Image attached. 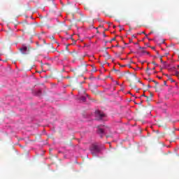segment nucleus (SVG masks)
<instances>
[{
  "label": "nucleus",
  "mask_w": 179,
  "mask_h": 179,
  "mask_svg": "<svg viewBox=\"0 0 179 179\" xmlns=\"http://www.w3.org/2000/svg\"><path fill=\"white\" fill-rule=\"evenodd\" d=\"M143 96H144V97H145V96H146V95L143 94Z\"/></svg>",
  "instance_id": "e433bc0d"
},
{
  "label": "nucleus",
  "mask_w": 179,
  "mask_h": 179,
  "mask_svg": "<svg viewBox=\"0 0 179 179\" xmlns=\"http://www.w3.org/2000/svg\"><path fill=\"white\" fill-rule=\"evenodd\" d=\"M132 37H134L135 38L136 36H135V35H133Z\"/></svg>",
  "instance_id": "412c9836"
},
{
  "label": "nucleus",
  "mask_w": 179,
  "mask_h": 179,
  "mask_svg": "<svg viewBox=\"0 0 179 179\" xmlns=\"http://www.w3.org/2000/svg\"><path fill=\"white\" fill-rule=\"evenodd\" d=\"M145 97H146V101H148V103H149V101H152V96H145Z\"/></svg>",
  "instance_id": "423d86ee"
},
{
  "label": "nucleus",
  "mask_w": 179,
  "mask_h": 179,
  "mask_svg": "<svg viewBox=\"0 0 179 179\" xmlns=\"http://www.w3.org/2000/svg\"><path fill=\"white\" fill-rule=\"evenodd\" d=\"M116 84H117V85H118V83H117V82H116Z\"/></svg>",
  "instance_id": "f704fd0d"
},
{
  "label": "nucleus",
  "mask_w": 179,
  "mask_h": 179,
  "mask_svg": "<svg viewBox=\"0 0 179 179\" xmlns=\"http://www.w3.org/2000/svg\"><path fill=\"white\" fill-rule=\"evenodd\" d=\"M152 65H155L156 66H157V64H156V62H152Z\"/></svg>",
  "instance_id": "f8f14e48"
},
{
  "label": "nucleus",
  "mask_w": 179,
  "mask_h": 179,
  "mask_svg": "<svg viewBox=\"0 0 179 179\" xmlns=\"http://www.w3.org/2000/svg\"><path fill=\"white\" fill-rule=\"evenodd\" d=\"M112 41H115V38H112L111 41H110V43H111Z\"/></svg>",
  "instance_id": "4468645a"
},
{
  "label": "nucleus",
  "mask_w": 179,
  "mask_h": 179,
  "mask_svg": "<svg viewBox=\"0 0 179 179\" xmlns=\"http://www.w3.org/2000/svg\"><path fill=\"white\" fill-rule=\"evenodd\" d=\"M160 62H161L162 64H166V62H163V57H161V58H160Z\"/></svg>",
  "instance_id": "9d476101"
},
{
  "label": "nucleus",
  "mask_w": 179,
  "mask_h": 179,
  "mask_svg": "<svg viewBox=\"0 0 179 179\" xmlns=\"http://www.w3.org/2000/svg\"><path fill=\"white\" fill-rule=\"evenodd\" d=\"M148 86L149 87H150V85H148Z\"/></svg>",
  "instance_id": "2f4dec72"
},
{
  "label": "nucleus",
  "mask_w": 179,
  "mask_h": 179,
  "mask_svg": "<svg viewBox=\"0 0 179 179\" xmlns=\"http://www.w3.org/2000/svg\"><path fill=\"white\" fill-rule=\"evenodd\" d=\"M150 69H149V68H147V71H149Z\"/></svg>",
  "instance_id": "393cba45"
},
{
  "label": "nucleus",
  "mask_w": 179,
  "mask_h": 179,
  "mask_svg": "<svg viewBox=\"0 0 179 179\" xmlns=\"http://www.w3.org/2000/svg\"><path fill=\"white\" fill-rule=\"evenodd\" d=\"M176 76H178V73H176Z\"/></svg>",
  "instance_id": "a878e982"
},
{
  "label": "nucleus",
  "mask_w": 179,
  "mask_h": 179,
  "mask_svg": "<svg viewBox=\"0 0 179 179\" xmlns=\"http://www.w3.org/2000/svg\"><path fill=\"white\" fill-rule=\"evenodd\" d=\"M96 116L97 117L98 120H103V118L106 117V115L100 112V110H98V111H96Z\"/></svg>",
  "instance_id": "7ed1b4c3"
},
{
  "label": "nucleus",
  "mask_w": 179,
  "mask_h": 179,
  "mask_svg": "<svg viewBox=\"0 0 179 179\" xmlns=\"http://www.w3.org/2000/svg\"><path fill=\"white\" fill-rule=\"evenodd\" d=\"M151 96H152V97H153V95H152V94H150V97H151Z\"/></svg>",
  "instance_id": "bb28decb"
},
{
  "label": "nucleus",
  "mask_w": 179,
  "mask_h": 179,
  "mask_svg": "<svg viewBox=\"0 0 179 179\" xmlns=\"http://www.w3.org/2000/svg\"><path fill=\"white\" fill-rule=\"evenodd\" d=\"M150 82H153V80H150Z\"/></svg>",
  "instance_id": "c756f323"
},
{
  "label": "nucleus",
  "mask_w": 179,
  "mask_h": 179,
  "mask_svg": "<svg viewBox=\"0 0 179 179\" xmlns=\"http://www.w3.org/2000/svg\"><path fill=\"white\" fill-rule=\"evenodd\" d=\"M86 72H87V66L86 64H83L74 70V73L77 76H83V74L86 73Z\"/></svg>",
  "instance_id": "f257e3e1"
},
{
  "label": "nucleus",
  "mask_w": 179,
  "mask_h": 179,
  "mask_svg": "<svg viewBox=\"0 0 179 179\" xmlns=\"http://www.w3.org/2000/svg\"><path fill=\"white\" fill-rule=\"evenodd\" d=\"M97 129H98L97 134H99V135H101V138H103V135L104 134L105 129L101 128L100 126H98Z\"/></svg>",
  "instance_id": "39448f33"
},
{
  "label": "nucleus",
  "mask_w": 179,
  "mask_h": 179,
  "mask_svg": "<svg viewBox=\"0 0 179 179\" xmlns=\"http://www.w3.org/2000/svg\"><path fill=\"white\" fill-rule=\"evenodd\" d=\"M106 55H108V52H106Z\"/></svg>",
  "instance_id": "5701e85b"
},
{
  "label": "nucleus",
  "mask_w": 179,
  "mask_h": 179,
  "mask_svg": "<svg viewBox=\"0 0 179 179\" xmlns=\"http://www.w3.org/2000/svg\"><path fill=\"white\" fill-rule=\"evenodd\" d=\"M152 50H155V47L152 48Z\"/></svg>",
  "instance_id": "c85d7f7f"
},
{
  "label": "nucleus",
  "mask_w": 179,
  "mask_h": 179,
  "mask_svg": "<svg viewBox=\"0 0 179 179\" xmlns=\"http://www.w3.org/2000/svg\"><path fill=\"white\" fill-rule=\"evenodd\" d=\"M130 87H131V89H136V85H135L134 83H131Z\"/></svg>",
  "instance_id": "6e6552de"
},
{
  "label": "nucleus",
  "mask_w": 179,
  "mask_h": 179,
  "mask_svg": "<svg viewBox=\"0 0 179 179\" xmlns=\"http://www.w3.org/2000/svg\"><path fill=\"white\" fill-rule=\"evenodd\" d=\"M91 153L94 155L95 153H99L100 152V148L97 145L93 144L91 147Z\"/></svg>",
  "instance_id": "f03ea898"
},
{
  "label": "nucleus",
  "mask_w": 179,
  "mask_h": 179,
  "mask_svg": "<svg viewBox=\"0 0 179 179\" xmlns=\"http://www.w3.org/2000/svg\"><path fill=\"white\" fill-rule=\"evenodd\" d=\"M164 85H167V83L166 81L164 82Z\"/></svg>",
  "instance_id": "6ab92c4d"
},
{
  "label": "nucleus",
  "mask_w": 179,
  "mask_h": 179,
  "mask_svg": "<svg viewBox=\"0 0 179 179\" xmlns=\"http://www.w3.org/2000/svg\"><path fill=\"white\" fill-rule=\"evenodd\" d=\"M66 50L68 51V46L66 47Z\"/></svg>",
  "instance_id": "4be33fe9"
},
{
  "label": "nucleus",
  "mask_w": 179,
  "mask_h": 179,
  "mask_svg": "<svg viewBox=\"0 0 179 179\" xmlns=\"http://www.w3.org/2000/svg\"><path fill=\"white\" fill-rule=\"evenodd\" d=\"M85 9H89V8H88V7H87V8H85Z\"/></svg>",
  "instance_id": "cd10ccee"
},
{
  "label": "nucleus",
  "mask_w": 179,
  "mask_h": 179,
  "mask_svg": "<svg viewBox=\"0 0 179 179\" xmlns=\"http://www.w3.org/2000/svg\"><path fill=\"white\" fill-rule=\"evenodd\" d=\"M50 40H55V38L54 37V36H51L50 37Z\"/></svg>",
  "instance_id": "9b49d317"
},
{
  "label": "nucleus",
  "mask_w": 179,
  "mask_h": 179,
  "mask_svg": "<svg viewBox=\"0 0 179 179\" xmlns=\"http://www.w3.org/2000/svg\"><path fill=\"white\" fill-rule=\"evenodd\" d=\"M71 54H75V52H72Z\"/></svg>",
  "instance_id": "c9c22d12"
},
{
  "label": "nucleus",
  "mask_w": 179,
  "mask_h": 179,
  "mask_svg": "<svg viewBox=\"0 0 179 179\" xmlns=\"http://www.w3.org/2000/svg\"><path fill=\"white\" fill-rule=\"evenodd\" d=\"M166 55H169V53H166Z\"/></svg>",
  "instance_id": "473e14b6"
},
{
  "label": "nucleus",
  "mask_w": 179,
  "mask_h": 179,
  "mask_svg": "<svg viewBox=\"0 0 179 179\" xmlns=\"http://www.w3.org/2000/svg\"><path fill=\"white\" fill-rule=\"evenodd\" d=\"M152 34V32H150V34Z\"/></svg>",
  "instance_id": "72a5a7b5"
},
{
  "label": "nucleus",
  "mask_w": 179,
  "mask_h": 179,
  "mask_svg": "<svg viewBox=\"0 0 179 179\" xmlns=\"http://www.w3.org/2000/svg\"><path fill=\"white\" fill-rule=\"evenodd\" d=\"M169 80H171V82H174V80L173 79H171V78H169Z\"/></svg>",
  "instance_id": "dca6fc26"
},
{
  "label": "nucleus",
  "mask_w": 179,
  "mask_h": 179,
  "mask_svg": "<svg viewBox=\"0 0 179 179\" xmlns=\"http://www.w3.org/2000/svg\"><path fill=\"white\" fill-rule=\"evenodd\" d=\"M164 75H165V76H166L168 78H170V77L169 76V74H164Z\"/></svg>",
  "instance_id": "f3484780"
},
{
  "label": "nucleus",
  "mask_w": 179,
  "mask_h": 179,
  "mask_svg": "<svg viewBox=\"0 0 179 179\" xmlns=\"http://www.w3.org/2000/svg\"><path fill=\"white\" fill-rule=\"evenodd\" d=\"M96 33H99V31H97Z\"/></svg>",
  "instance_id": "4c0bfd02"
},
{
  "label": "nucleus",
  "mask_w": 179,
  "mask_h": 179,
  "mask_svg": "<svg viewBox=\"0 0 179 179\" xmlns=\"http://www.w3.org/2000/svg\"><path fill=\"white\" fill-rule=\"evenodd\" d=\"M139 48H140V50H141V54H145V53H146V50H145V49H143V48L140 47Z\"/></svg>",
  "instance_id": "0eeeda50"
},
{
  "label": "nucleus",
  "mask_w": 179,
  "mask_h": 179,
  "mask_svg": "<svg viewBox=\"0 0 179 179\" xmlns=\"http://www.w3.org/2000/svg\"><path fill=\"white\" fill-rule=\"evenodd\" d=\"M20 52L22 54H27V51H29V48L26 45H23L21 48H20Z\"/></svg>",
  "instance_id": "20e7f679"
},
{
  "label": "nucleus",
  "mask_w": 179,
  "mask_h": 179,
  "mask_svg": "<svg viewBox=\"0 0 179 179\" xmlns=\"http://www.w3.org/2000/svg\"><path fill=\"white\" fill-rule=\"evenodd\" d=\"M103 37H107L105 33H103Z\"/></svg>",
  "instance_id": "a211bd4d"
},
{
  "label": "nucleus",
  "mask_w": 179,
  "mask_h": 179,
  "mask_svg": "<svg viewBox=\"0 0 179 179\" xmlns=\"http://www.w3.org/2000/svg\"><path fill=\"white\" fill-rule=\"evenodd\" d=\"M80 100L81 101H86V97L85 96H80Z\"/></svg>",
  "instance_id": "1a4fd4ad"
},
{
  "label": "nucleus",
  "mask_w": 179,
  "mask_h": 179,
  "mask_svg": "<svg viewBox=\"0 0 179 179\" xmlns=\"http://www.w3.org/2000/svg\"><path fill=\"white\" fill-rule=\"evenodd\" d=\"M155 69H156V67L152 68V71H155Z\"/></svg>",
  "instance_id": "aec40b11"
},
{
  "label": "nucleus",
  "mask_w": 179,
  "mask_h": 179,
  "mask_svg": "<svg viewBox=\"0 0 179 179\" xmlns=\"http://www.w3.org/2000/svg\"><path fill=\"white\" fill-rule=\"evenodd\" d=\"M142 33V34H145L146 36H148V34H146L145 33V31H143V32H141Z\"/></svg>",
  "instance_id": "2eb2a0df"
},
{
  "label": "nucleus",
  "mask_w": 179,
  "mask_h": 179,
  "mask_svg": "<svg viewBox=\"0 0 179 179\" xmlns=\"http://www.w3.org/2000/svg\"><path fill=\"white\" fill-rule=\"evenodd\" d=\"M87 97H89V95L88 94H86Z\"/></svg>",
  "instance_id": "7c9ffc66"
},
{
  "label": "nucleus",
  "mask_w": 179,
  "mask_h": 179,
  "mask_svg": "<svg viewBox=\"0 0 179 179\" xmlns=\"http://www.w3.org/2000/svg\"><path fill=\"white\" fill-rule=\"evenodd\" d=\"M146 54H148V55H149V52H146Z\"/></svg>",
  "instance_id": "b1692460"
},
{
  "label": "nucleus",
  "mask_w": 179,
  "mask_h": 179,
  "mask_svg": "<svg viewBox=\"0 0 179 179\" xmlns=\"http://www.w3.org/2000/svg\"><path fill=\"white\" fill-rule=\"evenodd\" d=\"M152 82H154V83H155L156 86H157L158 83H157V82H156V80H152Z\"/></svg>",
  "instance_id": "ddd939ff"
}]
</instances>
